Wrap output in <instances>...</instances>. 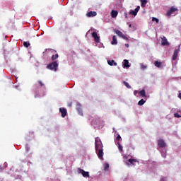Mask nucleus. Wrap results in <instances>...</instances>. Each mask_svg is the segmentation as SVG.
<instances>
[{
	"label": "nucleus",
	"mask_w": 181,
	"mask_h": 181,
	"mask_svg": "<svg viewBox=\"0 0 181 181\" xmlns=\"http://www.w3.org/2000/svg\"><path fill=\"white\" fill-rule=\"evenodd\" d=\"M95 152L100 160L104 159V150L103 149V143L99 137H96L95 140Z\"/></svg>",
	"instance_id": "obj_1"
},
{
	"label": "nucleus",
	"mask_w": 181,
	"mask_h": 181,
	"mask_svg": "<svg viewBox=\"0 0 181 181\" xmlns=\"http://www.w3.org/2000/svg\"><path fill=\"white\" fill-rule=\"evenodd\" d=\"M39 86L37 85H35V98H37L40 97H44L45 94V90H46V87L45 86V84L42 83V81H38Z\"/></svg>",
	"instance_id": "obj_2"
},
{
	"label": "nucleus",
	"mask_w": 181,
	"mask_h": 181,
	"mask_svg": "<svg viewBox=\"0 0 181 181\" xmlns=\"http://www.w3.org/2000/svg\"><path fill=\"white\" fill-rule=\"evenodd\" d=\"M158 151H160L161 156L163 158H166V152H167V149H166V142H165V140H163V139H160L158 140Z\"/></svg>",
	"instance_id": "obj_3"
},
{
	"label": "nucleus",
	"mask_w": 181,
	"mask_h": 181,
	"mask_svg": "<svg viewBox=\"0 0 181 181\" xmlns=\"http://www.w3.org/2000/svg\"><path fill=\"white\" fill-rule=\"evenodd\" d=\"M47 69H48V70H52V71H57V69H59V62L57 61H54L49 63L47 66Z\"/></svg>",
	"instance_id": "obj_4"
},
{
	"label": "nucleus",
	"mask_w": 181,
	"mask_h": 181,
	"mask_svg": "<svg viewBox=\"0 0 181 181\" xmlns=\"http://www.w3.org/2000/svg\"><path fill=\"white\" fill-rule=\"evenodd\" d=\"M124 162L127 166H131V165L135 166L136 163H139V161L135 158H129V160H124Z\"/></svg>",
	"instance_id": "obj_5"
},
{
	"label": "nucleus",
	"mask_w": 181,
	"mask_h": 181,
	"mask_svg": "<svg viewBox=\"0 0 181 181\" xmlns=\"http://www.w3.org/2000/svg\"><path fill=\"white\" fill-rule=\"evenodd\" d=\"M78 173L82 175L83 177H90V173L85 171L81 168H78Z\"/></svg>",
	"instance_id": "obj_6"
},
{
	"label": "nucleus",
	"mask_w": 181,
	"mask_h": 181,
	"mask_svg": "<svg viewBox=\"0 0 181 181\" xmlns=\"http://www.w3.org/2000/svg\"><path fill=\"white\" fill-rule=\"evenodd\" d=\"M139 9H141V6H138L134 10H131L129 13V15L136 16V15H138V12H139Z\"/></svg>",
	"instance_id": "obj_7"
},
{
	"label": "nucleus",
	"mask_w": 181,
	"mask_h": 181,
	"mask_svg": "<svg viewBox=\"0 0 181 181\" xmlns=\"http://www.w3.org/2000/svg\"><path fill=\"white\" fill-rule=\"evenodd\" d=\"M92 37H93L94 42H95V43H100V36H98V34H97L96 32L92 33Z\"/></svg>",
	"instance_id": "obj_8"
},
{
	"label": "nucleus",
	"mask_w": 181,
	"mask_h": 181,
	"mask_svg": "<svg viewBox=\"0 0 181 181\" xmlns=\"http://www.w3.org/2000/svg\"><path fill=\"white\" fill-rule=\"evenodd\" d=\"M177 11V8H175L172 6L168 11H167V16H172L173 13L176 12Z\"/></svg>",
	"instance_id": "obj_9"
},
{
	"label": "nucleus",
	"mask_w": 181,
	"mask_h": 181,
	"mask_svg": "<svg viewBox=\"0 0 181 181\" xmlns=\"http://www.w3.org/2000/svg\"><path fill=\"white\" fill-rule=\"evenodd\" d=\"M76 111H78V115L83 117V109H81V105L80 103H76Z\"/></svg>",
	"instance_id": "obj_10"
},
{
	"label": "nucleus",
	"mask_w": 181,
	"mask_h": 181,
	"mask_svg": "<svg viewBox=\"0 0 181 181\" xmlns=\"http://www.w3.org/2000/svg\"><path fill=\"white\" fill-rule=\"evenodd\" d=\"M122 66L124 69H129V67H131V64H129V61H128V59H124L122 62Z\"/></svg>",
	"instance_id": "obj_11"
},
{
	"label": "nucleus",
	"mask_w": 181,
	"mask_h": 181,
	"mask_svg": "<svg viewBox=\"0 0 181 181\" xmlns=\"http://www.w3.org/2000/svg\"><path fill=\"white\" fill-rule=\"evenodd\" d=\"M59 112L62 114V118H64V117H66V115H67V110H66V108L60 107Z\"/></svg>",
	"instance_id": "obj_12"
},
{
	"label": "nucleus",
	"mask_w": 181,
	"mask_h": 181,
	"mask_svg": "<svg viewBox=\"0 0 181 181\" xmlns=\"http://www.w3.org/2000/svg\"><path fill=\"white\" fill-rule=\"evenodd\" d=\"M86 16L88 18H94V16H97V12L96 11H90L86 13Z\"/></svg>",
	"instance_id": "obj_13"
},
{
	"label": "nucleus",
	"mask_w": 181,
	"mask_h": 181,
	"mask_svg": "<svg viewBox=\"0 0 181 181\" xmlns=\"http://www.w3.org/2000/svg\"><path fill=\"white\" fill-rule=\"evenodd\" d=\"M162 46H169V42H168V39H166V37H163L162 38Z\"/></svg>",
	"instance_id": "obj_14"
},
{
	"label": "nucleus",
	"mask_w": 181,
	"mask_h": 181,
	"mask_svg": "<svg viewBox=\"0 0 181 181\" xmlns=\"http://www.w3.org/2000/svg\"><path fill=\"white\" fill-rule=\"evenodd\" d=\"M180 49H176L174 51V54L173 55V60H176V59H177V54H179V52Z\"/></svg>",
	"instance_id": "obj_15"
},
{
	"label": "nucleus",
	"mask_w": 181,
	"mask_h": 181,
	"mask_svg": "<svg viewBox=\"0 0 181 181\" xmlns=\"http://www.w3.org/2000/svg\"><path fill=\"white\" fill-rule=\"evenodd\" d=\"M139 95H140V97H146V92L145 91V89H142L141 90H140L139 92Z\"/></svg>",
	"instance_id": "obj_16"
},
{
	"label": "nucleus",
	"mask_w": 181,
	"mask_h": 181,
	"mask_svg": "<svg viewBox=\"0 0 181 181\" xmlns=\"http://www.w3.org/2000/svg\"><path fill=\"white\" fill-rule=\"evenodd\" d=\"M107 64H109V66H117V64L114 59H112L107 60Z\"/></svg>",
	"instance_id": "obj_17"
},
{
	"label": "nucleus",
	"mask_w": 181,
	"mask_h": 181,
	"mask_svg": "<svg viewBox=\"0 0 181 181\" xmlns=\"http://www.w3.org/2000/svg\"><path fill=\"white\" fill-rule=\"evenodd\" d=\"M148 4V0H141V8H145Z\"/></svg>",
	"instance_id": "obj_18"
},
{
	"label": "nucleus",
	"mask_w": 181,
	"mask_h": 181,
	"mask_svg": "<svg viewBox=\"0 0 181 181\" xmlns=\"http://www.w3.org/2000/svg\"><path fill=\"white\" fill-rule=\"evenodd\" d=\"M118 41L117 40V36L114 35L112 37V41L111 42V45H117Z\"/></svg>",
	"instance_id": "obj_19"
},
{
	"label": "nucleus",
	"mask_w": 181,
	"mask_h": 181,
	"mask_svg": "<svg viewBox=\"0 0 181 181\" xmlns=\"http://www.w3.org/2000/svg\"><path fill=\"white\" fill-rule=\"evenodd\" d=\"M111 16L112 18H115L116 16H118V11L112 10L111 12Z\"/></svg>",
	"instance_id": "obj_20"
},
{
	"label": "nucleus",
	"mask_w": 181,
	"mask_h": 181,
	"mask_svg": "<svg viewBox=\"0 0 181 181\" xmlns=\"http://www.w3.org/2000/svg\"><path fill=\"white\" fill-rule=\"evenodd\" d=\"M154 65L156 66V67L160 68V67H162V62H160L159 61H155Z\"/></svg>",
	"instance_id": "obj_21"
},
{
	"label": "nucleus",
	"mask_w": 181,
	"mask_h": 181,
	"mask_svg": "<svg viewBox=\"0 0 181 181\" xmlns=\"http://www.w3.org/2000/svg\"><path fill=\"white\" fill-rule=\"evenodd\" d=\"M57 59H59V54H55L52 55L51 60L52 62H54V60H57Z\"/></svg>",
	"instance_id": "obj_22"
},
{
	"label": "nucleus",
	"mask_w": 181,
	"mask_h": 181,
	"mask_svg": "<svg viewBox=\"0 0 181 181\" xmlns=\"http://www.w3.org/2000/svg\"><path fill=\"white\" fill-rule=\"evenodd\" d=\"M116 35H118L119 37H122L124 33H122V32H121L119 30H115Z\"/></svg>",
	"instance_id": "obj_23"
},
{
	"label": "nucleus",
	"mask_w": 181,
	"mask_h": 181,
	"mask_svg": "<svg viewBox=\"0 0 181 181\" xmlns=\"http://www.w3.org/2000/svg\"><path fill=\"white\" fill-rule=\"evenodd\" d=\"M140 69H141V70H146V69H148V66L144 65V64L141 63Z\"/></svg>",
	"instance_id": "obj_24"
},
{
	"label": "nucleus",
	"mask_w": 181,
	"mask_h": 181,
	"mask_svg": "<svg viewBox=\"0 0 181 181\" xmlns=\"http://www.w3.org/2000/svg\"><path fill=\"white\" fill-rule=\"evenodd\" d=\"M145 103H146V101L144 99H141L138 102V105H144Z\"/></svg>",
	"instance_id": "obj_25"
},
{
	"label": "nucleus",
	"mask_w": 181,
	"mask_h": 181,
	"mask_svg": "<svg viewBox=\"0 0 181 181\" xmlns=\"http://www.w3.org/2000/svg\"><path fill=\"white\" fill-rule=\"evenodd\" d=\"M116 145H118V149H119V151H120V152H122V145H121V144H119V141H118L117 143H116Z\"/></svg>",
	"instance_id": "obj_26"
},
{
	"label": "nucleus",
	"mask_w": 181,
	"mask_h": 181,
	"mask_svg": "<svg viewBox=\"0 0 181 181\" xmlns=\"http://www.w3.org/2000/svg\"><path fill=\"white\" fill-rule=\"evenodd\" d=\"M123 84L127 87V88H132V87L129 86V83L127 81H123Z\"/></svg>",
	"instance_id": "obj_27"
},
{
	"label": "nucleus",
	"mask_w": 181,
	"mask_h": 181,
	"mask_svg": "<svg viewBox=\"0 0 181 181\" xmlns=\"http://www.w3.org/2000/svg\"><path fill=\"white\" fill-rule=\"evenodd\" d=\"M109 168H110V164H108V163H106L104 164L105 170H108Z\"/></svg>",
	"instance_id": "obj_28"
},
{
	"label": "nucleus",
	"mask_w": 181,
	"mask_h": 181,
	"mask_svg": "<svg viewBox=\"0 0 181 181\" xmlns=\"http://www.w3.org/2000/svg\"><path fill=\"white\" fill-rule=\"evenodd\" d=\"M23 46L25 47H29V46H30V42H23Z\"/></svg>",
	"instance_id": "obj_29"
},
{
	"label": "nucleus",
	"mask_w": 181,
	"mask_h": 181,
	"mask_svg": "<svg viewBox=\"0 0 181 181\" xmlns=\"http://www.w3.org/2000/svg\"><path fill=\"white\" fill-rule=\"evenodd\" d=\"M97 43V46L100 48L101 47H104V44L101 43L100 41L99 42H96Z\"/></svg>",
	"instance_id": "obj_30"
},
{
	"label": "nucleus",
	"mask_w": 181,
	"mask_h": 181,
	"mask_svg": "<svg viewBox=\"0 0 181 181\" xmlns=\"http://www.w3.org/2000/svg\"><path fill=\"white\" fill-rule=\"evenodd\" d=\"M152 21L153 22H156V23H159V19L155 18V17H153L152 18Z\"/></svg>",
	"instance_id": "obj_31"
},
{
	"label": "nucleus",
	"mask_w": 181,
	"mask_h": 181,
	"mask_svg": "<svg viewBox=\"0 0 181 181\" xmlns=\"http://www.w3.org/2000/svg\"><path fill=\"white\" fill-rule=\"evenodd\" d=\"M174 117H175V118H181V115H179V113H177V112H176V113L174 114Z\"/></svg>",
	"instance_id": "obj_32"
},
{
	"label": "nucleus",
	"mask_w": 181,
	"mask_h": 181,
	"mask_svg": "<svg viewBox=\"0 0 181 181\" xmlns=\"http://www.w3.org/2000/svg\"><path fill=\"white\" fill-rule=\"evenodd\" d=\"M116 139L119 142V141H122V139L121 138V135L117 134V136Z\"/></svg>",
	"instance_id": "obj_33"
},
{
	"label": "nucleus",
	"mask_w": 181,
	"mask_h": 181,
	"mask_svg": "<svg viewBox=\"0 0 181 181\" xmlns=\"http://www.w3.org/2000/svg\"><path fill=\"white\" fill-rule=\"evenodd\" d=\"M30 150V148H29V145L26 144L25 145V151H26V152H29Z\"/></svg>",
	"instance_id": "obj_34"
},
{
	"label": "nucleus",
	"mask_w": 181,
	"mask_h": 181,
	"mask_svg": "<svg viewBox=\"0 0 181 181\" xmlns=\"http://www.w3.org/2000/svg\"><path fill=\"white\" fill-rule=\"evenodd\" d=\"M122 39H124V40H129L128 37H127V35H123V36L122 37Z\"/></svg>",
	"instance_id": "obj_35"
},
{
	"label": "nucleus",
	"mask_w": 181,
	"mask_h": 181,
	"mask_svg": "<svg viewBox=\"0 0 181 181\" xmlns=\"http://www.w3.org/2000/svg\"><path fill=\"white\" fill-rule=\"evenodd\" d=\"M48 52H49V53H56V51L54 49H48Z\"/></svg>",
	"instance_id": "obj_36"
},
{
	"label": "nucleus",
	"mask_w": 181,
	"mask_h": 181,
	"mask_svg": "<svg viewBox=\"0 0 181 181\" xmlns=\"http://www.w3.org/2000/svg\"><path fill=\"white\" fill-rule=\"evenodd\" d=\"M160 181H168V179L166 177H163Z\"/></svg>",
	"instance_id": "obj_37"
},
{
	"label": "nucleus",
	"mask_w": 181,
	"mask_h": 181,
	"mask_svg": "<svg viewBox=\"0 0 181 181\" xmlns=\"http://www.w3.org/2000/svg\"><path fill=\"white\" fill-rule=\"evenodd\" d=\"M6 166H8V163H4V169H5V168H6Z\"/></svg>",
	"instance_id": "obj_38"
},
{
	"label": "nucleus",
	"mask_w": 181,
	"mask_h": 181,
	"mask_svg": "<svg viewBox=\"0 0 181 181\" xmlns=\"http://www.w3.org/2000/svg\"><path fill=\"white\" fill-rule=\"evenodd\" d=\"M134 95H136L138 94V90H135L134 91Z\"/></svg>",
	"instance_id": "obj_39"
},
{
	"label": "nucleus",
	"mask_w": 181,
	"mask_h": 181,
	"mask_svg": "<svg viewBox=\"0 0 181 181\" xmlns=\"http://www.w3.org/2000/svg\"><path fill=\"white\" fill-rule=\"evenodd\" d=\"M2 170H4V167L0 165V172H2Z\"/></svg>",
	"instance_id": "obj_40"
},
{
	"label": "nucleus",
	"mask_w": 181,
	"mask_h": 181,
	"mask_svg": "<svg viewBox=\"0 0 181 181\" xmlns=\"http://www.w3.org/2000/svg\"><path fill=\"white\" fill-rule=\"evenodd\" d=\"M126 47H129V44H125Z\"/></svg>",
	"instance_id": "obj_41"
},
{
	"label": "nucleus",
	"mask_w": 181,
	"mask_h": 181,
	"mask_svg": "<svg viewBox=\"0 0 181 181\" xmlns=\"http://www.w3.org/2000/svg\"><path fill=\"white\" fill-rule=\"evenodd\" d=\"M127 15V13H124V16H125L126 18H128V16Z\"/></svg>",
	"instance_id": "obj_42"
},
{
	"label": "nucleus",
	"mask_w": 181,
	"mask_h": 181,
	"mask_svg": "<svg viewBox=\"0 0 181 181\" xmlns=\"http://www.w3.org/2000/svg\"><path fill=\"white\" fill-rule=\"evenodd\" d=\"M129 28H132V24H129Z\"/></svg>",
	"instance_id": "obj_43"
},
{
	"label": "nucleus",
	"mask_w": 181,
	"mask_h": 181,
	"mask_svg": "<svg viewBox=\"0 0 181 181\" xmlns=\"http://www.w3.org/2000/svg\"><path fill=\"white\" fill-rule=\"evenodd\" d=\"M177 112H181L180 110H177Z\"/></svg>",
	"instance_id": "obj_44"
},
{
	"label": "nucleus",
	"mask_w": 181,
	"mask_h": 181,
	"mask_svg": "<svg viewBox=\"0 0 181 181\" xmlns=\"http://www.w3.org/2000/svg\"><path fill=\"white\" fill-rule=\"evenodd\" d=\"M127 156H124V159H127Z\"/></svg>",
	"instance_id": "obj_45"
},
{
	"label": "nucleus",
	"mask_w": 181,
	"mask_h": 181,
	"mask_svg": "<svg viewBox=\"0 0 181 181\" xmlns=\"http://www.w3.org/2000/svg\"><path fill=\"white\" fill-rule=\"evenodd\" d=\"M16 80H18V77L16 76Z\"/></svg>",
	"instance_id": "obj_46"
},
{
	"label": "nucleus",
	"mask_w": 181,
	"mask_h": 181,
	"mask_svg": "<svg viewBox=\"0 0 181 181\" xmlns=\"http://www.w3.org/2000/svg\"><path fill=\"white\" fill-rule=\"evenodd\" d=\"M115 134H117V131H115Z\"/></svg>",
	"instance_id": "obj_47"
},
{
	"label": "nucleus",
	"mask_w": 181,
	"mask_h": 181,
	"mask_svg": "<svg viewBox=\"0 0 181 181\" xmlns=\"http://www.w3.org/2000/svg\"><path fill=\"white\" fill-rule=\"evenodd\" d=\"M16 88H18V86H15Z\"/></svg>",
	"instance_id": "obj_48"
},
{
	"label": "nucleus",
	"mask_w": 181,
	"mask_h": 181,
	"mask_svg": "<svg viewBox=\"0 0 181 181\" xmlns=\"http://www.w3.org/2000/svg\"><path fill=\"white\" fill-rule=\"evenodd\" d=\"M113 130L115 131V128H113Z\"/></svg>",
	"instance_id": "obj_49"
}]
</instances>
